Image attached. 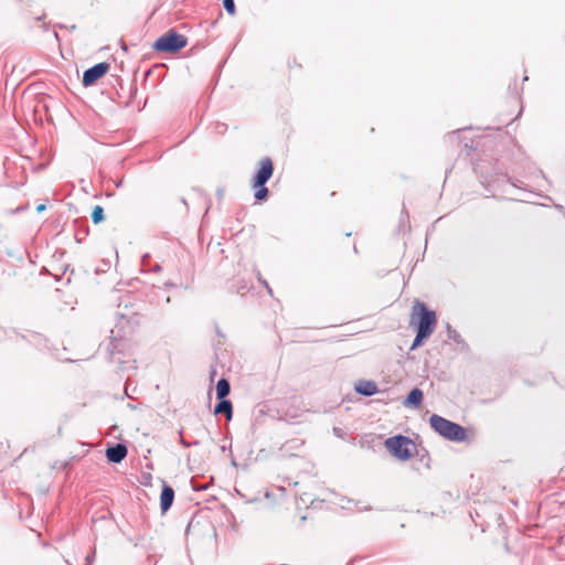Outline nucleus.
I'll return each mask as SVG.
<instances>
[{
    "mask_svg": "<svg viewBox=\"0 0 565 565\" xmlns=\"http://www.w3.org/2000/svg\"><path fill=\"white\" fill-rule=\"evenodd\" d=\"M130 297L126 296L118 305L116 312L117 322L115 328L110 330V342L107 351L114 355L118 350V343L128 334H130L139 324V316L136 311L130 309Z\"/></svg>",
    "mask_w": 565,
    "mask_h": 565,
    "instance_id": "f257e3e1",
    "label": "nucleus"
},
{
    "mask_svg": "<svg viewBox=\"0 0 565 565\" xmlns=\"http://www.w3.org/2000/svg\"><path fill=\"white\" fill-rule=\"evenodd\" d=\"M429 424L438 435L450 441L461 443L467 438L465 427L437 414L429 417Z\"/></svg>",
    "mask_w": 565,
    "mask_h": 565,
    "instance_id": "f03ea898",
    "label": "nucleus"
},
{
    "mask_svg": "<svg viewBox=\"0 0 565 565\" xmlns=\"http://www.w3.org/2000/svg\"><path fill=\"white\" fill-rule=\"evenodd\" d=\"M411 323L415 324L416 331L431 335L437 323L436 313L424 302L416 301L413 306V319Z\"/></svg>",
    "mask_w": 565,
    "mask_h": 565,
    "instance_id": "7ed1b4c3",
    "label": "nucleus"
},
{
    "mask_svg": "<svg viewBox=\"0 0 565 565\" xmlns=\"http://www.w3.org/2000/svg\"><path fill=\"white\" fill-rule=\"evenodd\" d=\"M188 39L183 34L171 29L154 41L152 49L156 52L177 53L184 49Z\"/></svg>",
    "mask_w": 565,
    "mask_h": 565,
    "instance_id": "20e7f679",
    "label": "nucleus"
},
{
    "mask_svg": "<svg viewBox=\"0 0 565 565\" xmlns=\"http://www.w3.org/2000/svg\"><path fill=\"white\" fill-rule=\"evenodd\" d=\"M411 446H413V441L403 435H396L385 440L387 450L399 460H407L412 457Z\"/></svg>",
    "mask_w": 565,
    "mask_h": 565,
    "instance_id": "39448f33",
    "label": "nucleus"
},
{
    "mask_svg": "<svg viewBox=\"0 0 565 565\" xmlns=\"http://www.w3.org/2000/svg\"><path fill=\"white\" fill-rule=\"evenodd\" d=\"M109 64L106 62H100L95 64L94 66L87 68L83 73L82 83L85 87L92 86L99 78H102L109 70Z\"/></svg>",
    "mask_w": 565,
    "mask_h": 565,
    "instance_id": "423d86ee",
    "label": "nucleus"
},
{
    "mask_svg": "<svg viewBox=\"0 0 565 565\" xmlns=\"http://www.w3.org/2000/svg\"><path fill=\"white\" fill-rule=\"evenodd\" d=\"M260 167L253 178L252 185H265L274 173V164L269 157H265L259 162Z\"/></svg>",
    "mask_w": 565,
    "mask_h": 565,
    "instance_id": "0eeeda50",
    "label": "nucleus"
},
{
    "mask_svg": "<svg viewBox=\"0 0 565 565\" xmlns=\"http://www.w3.org/2000/svg\"><path fill=\"white\" fill-rule=\"evenodd\" d=\"M127 454V446L125 444L118 443L107 448L106 458L109 462L119 463L126 458Z\"/></svg>",
    "mask_w": 565,
    "mask_h": 565,
    "instance_id": "6e6552de",
    "label": "nucleus"
},
{
    "mask_svg": "<svg viewBox=\"0 0 565 565\" xmlns=\"http://www.w3.org/2000/svg\"><path fill=\"white\" fill-rule=\"evenodd\" d=\"M174 490L167 482L163 481L162 490L160 494V509L162 513H166L173 504Z\"/></svg>",
    "mask_w": 565,
    "mask_h": 565,
    "instance_id": "1a4fd4ad",
    "label": "nucleus"
},
{
    "mask_svg": "<svg viewBox=\"0 0 565 565\" xmlns=\"http://www.w3.org/2000/svg\"><path fill=\"white\" fill-rule=\"evenodd\" d=\"M424 393L420 388H413L403 402L407 408H419L423 404Z\"/></svg>",
    "mask_w": 565,
    "mask_h": 565,
    "instance_id": "9d476101",
    "label": "nucleus"
},
{
    "mask_svg": "<svg viewBox=\"0 0 565 565\" xmlns=\"http://www.w3.org/2000/svg\"><path fill=\"white\" fill-rule=\"evenodd\" d=\"M218 402L214 407V414L221 415L223 414L227 420H231L233 417V405L230 399L226 398H217Z\"/></svg>",
    "mask_w": 565,
    "mask_h": 565,
    "instance_id": "9b49d317",
    "label": "nucleus"
},
{
    "mask_svg": "<svg viewBox=\"0 0 565 565\" xmlns=\"http://www.w3.org/2000/svg\"><path fill=\"white\" fill-rule=\"evenodd\" d=\"M355 391L363 396H373L379 392V388L375 382L362 380L355 385Z\"/></svg>",
    "mask_w": 565,
    "mask_h": 565,
    "instance_id": "f8f14e48",
    "label": "nucleus"
},
{
    "mask_svg": "<svg viewBox=\"0 0 565 565\" xmlns=\"http://www.w3.org/2000/svg\"><path fill=\"white\" fill-rule=\"evenodd\" d=\"M215 391L216 398H226V396L231 393L230 382L225 377L220 379L216 383Z\"/></svg>",
    "mask_w": 565,
    "mask_h": 565,
    "instance_id": "ddd939ff",
    "label": "nucleus"
},
{
    "mask_svg": "<svg viewBox=\"0 0 565 565\" xmlns=\"http://www.w3.org/2000/svg\"><path fill=\"white\" fill-rule=\"evenodd\" d=\"M255 189L254 198L257 202L266 201L269 194V191L265 185H252Z\"/></svg>",
    "mask_w": 565,
    "mask_h": 565,
    "instance_id": "4468645a",
    "label": "nucleus"
},
{
    "mask_svg": "<svg viewBox=\"0 0 565 565\" xmlns=\"http://www.w3.org/2000/svg\"><path fill=\"white\" fill-rule=\"evenodd\" d=\"M92 221L94 224H98L100 223L105 215H104V209L100 206V205H96L94 209H93V212H92Z\"/></svg>",
    "mask_w": 565,
    "mask_h": 565,
    "instance_id": "2eb2a0df",
    "label": "nucleus"
},
{
    "mask_svg": "<svg viewBox=\"0 0 565 565\" xmlns=\"http://www.w3.org/2000/svg\"><path fill=\"white\" fill-rule=\"evenodd\" d=\"M429 337L430 334L416 331V337L411 345V350H415L418 347H420L424 343V341L427 340Z\"/></svg>",
    "mask_w": 565,
    "mask_h": 565,
    "instance_id": "dca6fc26",
    "label": "nucleus"
},
{
    "mask_svg": "<svg viewBox=\"0 0 565 565\" xmlns=\"http://www.w3.org/2000/svg\"><path fill=\"white\" fill-rule=\"evenodd\" d=\"M447 329H448V338L449 339L454 340L457 343H461L462 342V338H461V335L459 334L458 331L452 329L449 324L447 326Z\"/></svg>",
    "mask_w": 565,
    "mask_h": 565,
    "instance_id": "f3484780",
    "label": "nucleus"
},
{
    "mask_svg": "<svg viewBox=\"0 0 565 565\" xmlns=\"http://www.w3.org/2000/svg\"><path fill=\"white\" fill-rule=\"evenodd\" d=\"M223 7L226 12L231 15H234L236 12L235 1L234 0H223Z\"/></svg>",
    "mask_w": 565,
    "mask_h": 565,
    "instance_id": "a211bd4d",
    "label": "nucleus"
},
{
    "mask_svg": "<svg viewBox=\"0 0 565 565\" xmlns=\"http://www.w3.org/2000/svg\"><path fill=\"white\" fill-rule=\"evenodd\" d=\"M26 340L38 347H40L42 344V342L44 341V339L42 338L41 334L39 333H30L29 337L26 338Z\"/></svg>",
    "mask_w": 565,
    "mask_h": 565,
    "instance_id": "6ab92c4d",
    "label": "nucleus"
},
{
    "mask_svg": "<svg viewBox=\"0 0 565 565\" xmlns=\"http://www.w3.org/2000/svg\"><path fill=\"white\" fill-rule=\"evenodd\" d=\"M180 444H181L183 447L189 448V447H191V446L199 445V440H194V441H192V443H189V441H186V440L183 438V436L180 434Z\"/></svg>",
    "mask_w": 565,
    "mask_h": 565,
    "instance_id": "aec40b11",
    "label": "nucleus"
},
{
    "mask_svg": "<svg viewBox=\"0 0 565 565\" xmlns=\"http://www.w3.org/2000/svg\"><path fill=\"white\" fill-rule=\"evenodd\" d=\"M333 434L339 437V438H342L344 439L345 437V431L344 429L340 428V427H333Z\"/></svg>",
    "mask_w": 565,
    "mask_h": 565,
    "instance_id": "412c9836",
    "label": "nucleus"
},
{
    "mask_svg": "<svg viewBox=\"0 0 565 565\" xmlns=\"http://www.w3.org/2000/svg\"><path fill=\"white\" fill-rule=\"evenodd\" d=\"M85 559H86V565H92L95 559V552H92L90 554H88Z\"/></svg>",
    "mask_w": 565,
    "mask_h": 565,
    "instance_id": "4be33fe9",
    "label": "nucleus"
},
{
    "mask_svg": "<svg viewBox=\"0 0 565 565\" xmlns=\"http://www.w3.org/2000/svg\"><path fill=\"white\" fill-rule=\"evenodd\" d=\"M149 260H150V255H149V254H145V255L142 256V258H141V265H142V266H147V265H148V263H149Z\"/></svg>",
    "mask_w": 565,
    "mask_h": 565,
    "instance_id": "5701e85b",
    "label": "nucleus"
},
{
    "mask_svg": "<svg viewBox=\"0 0 565 565\" xmlns=\"http://www.w3.org/2000/svg\"><path fill=\"white\" fill-rule=\"evenodd\" d=\"M258 280L266 287V289L268 290L269 294H271V289L268 285V282L264 279H262L260 275L258 274Z\"/></svg>",
    "mask_w": 565,
    "mask_h": 565,
    "instance_id": "b1692460",
    "label": "nucleus"
},
{
    "mask_svg": "<svg viewBox=\"0 0 565 565\" xmlns=\"http://www.w3.org/2000/svg\"><path fill=\"white\" fill-rule=\"evenodd\" d=\"M192 488L194 491H201L206 489V487L198 486L194 481H192Z\"/></svg>",
    "mask_w": 565,
    "mask_h": 565,
    "instance_id": "393cba45",
    "label": "nucleus"
},
{
    "mask_svg": "<svg viewBox=\"0 0 565 565\" xmlns=\"http://www.w3.org/2000/svg\"><path fill=\"white\" fill-rule=\"evenodd\" d=\"M45 210H46V205H45V204H39V205L36 206V212H38V213H42V212H43V211H45Z\"/></svg>",
    "mask_w": 565,
    "mask_h": 565,
    "instance_id": "a878e982",
    "label": "nucleus"
},
{
    "mask_svg": "<svg viewBox=\"0 0 565 565\" xmlns=\"http://www.w3.org/2000/svg\"><path fill=\"white\" fill-rule=\"evenodd\" d=\"M161 269L162 267L159 264H156L150 270L153 273H159L161 271Z\"/></svg>",
    "mask_w": 565,
    "mask_h": 565,
    "instance_id": "bb28decb",
    "label": "nucleus"
},
{
    "mask_svg": "<svg viewBox=\"0 0 565 565\" xmlns=\"http://www.w3.org/2000/svg\"><path fill=\"white\" fill-rule=\"evenodd\" d=\"M215 374H216V370H215V369H213V370H212V372H211V374H210L211 381H213V379H214Z\"/></svg>",
    "mask_w": 565,
    "mask_h": 565,
    "instance_id": "cd10ccee",
    "label": "nucleus"
},
{
    "mask_svg": "<svg viewBox=\"0 0 565 565\" xmlns=\"http://www.w3.org/2000/svg\"><path fill=\"white\" fill-rule=\"evenodd\" d=\"M122 50L126 52L127 51V45L125 43H122Z\"/></svg>",
    "mask_w": 565,
    "mask_h": 565,
    "instance_id": "c85d7f7f",
    "label": "nucleus"
},
{
    "mask_svg": "<svg viewBox=\"0 0 565 565\" xmlns=\"http://www.w3.org/2000/svg\"><path fill=\"white\" fill-rule=\"evenodd\" d=\"M232 465H233V466H236V461H235V459H232Z\"/></svg>",
    "mask_w": 565,
    "mask_h": 565,
    "instance_id": "c756f323",
    "label": "nucleus"
}]
</instances>
